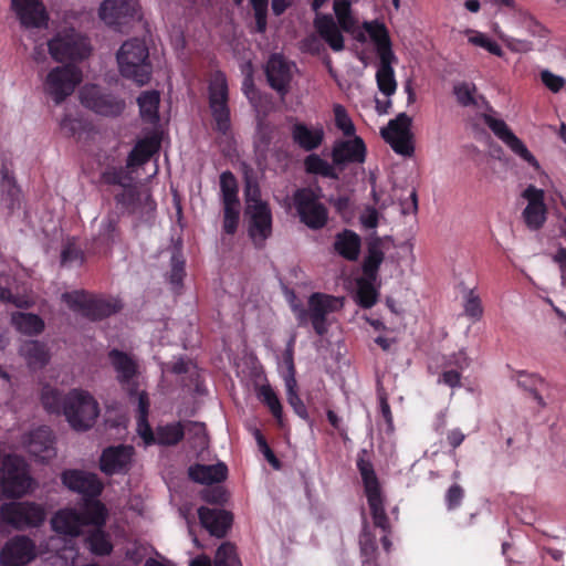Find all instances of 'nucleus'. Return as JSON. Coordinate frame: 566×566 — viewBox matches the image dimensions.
<instances>
[{"instance_id": "nucleus-1", "label": "nucleus", "mask_w": 566, "mask_h": 566, "mask_svg": "<svg viewBox=\"0 0 566 566\" xmlns=\"http://www.w3.org/2000/svg\"><path fill=\"white\" fill-rule=\"evenodd\" d=\"M120 75L137 85L147 84L153 74L149 50L146 42L138 38L126 40L116 53Z\"/></svg>"}, {"instance_id": "nucleus-2", "label": "nucleus", "mask_w": 566, "mask_h": 566, "mask_svg": "<svg viewBox=\"0 0 566 566\" xmlns=\"http://www.w3.org/2000/svg\"><path fill=\"white\" fill-rule=\"evenodd\" d=\"M343 306L339 297L315 292L307 300V308L301 304H292L291 308L296 318L298 327L312 325L318 336L328 332L329 323L327 316Z\"/></svg>"}, {"instance_id": "nucleus-3", "label": "nucleus", "mask_w": 566, "mask_h": 566, "mask_svg": "<svg viewBox=\"0 0 566 566\" xmlns=\"http://www.w3.org/2000/svg\"><path fill=\"white\" fill-rule=\"evenodd\" d=\"M62 301L71 311L93 322L107 318L122 310L119 301L97 296L83 290L63 293Z\"/></svg>"}, {"instance_id": "nucleus-4", "label": "nucleus", "mask_w": 566, "mask_h": 566, "mask_svg": "<svg viewBox=\"0 0 566 566\" xmlns=\"http://www.w3.org/2000/svg\"><path fill=\"white\" fill-rule=\"evenodd\" d=\"M98 415V402L88 391L75 388L64 395V416L74 430L91 429Z\"/></svg>"}, {"instance_id": "nucleus-5", "label": "nucleus", "mask_w": 566, "mask_h": 566, "mask_svg": "<svg viewBox=\"0 0 566 566\" xmlns=\"http://www.w3.org/2000/svg\"><path fill=\"white\" fill-rule=\"evenodd\" d=\"M33 479L30 475L28 463L17 454L3 458L0 470V488L4 497L19 499L32 488Z\"/></svg>"}, {"instance_id": "nucleus-6", "label": "nucleus", "mask_w": 566, "mask_h": 566, "mask_svg": "<svg viewBox=\"0 0 566 566\" xmlns=\"http://www.w3.org/2000/svg\"><path fill=\"white\" fill-rule=\"evenodd\" d=\"M293 206L300 221L311 230H321L328 222V209L321 202V189L302 187L294 191Z\"/></svg>"}, {"instance_id": "nucleus-7", "label": "nucleus", "mask_w": 566, "mask_h": 566, "mask_svg": "<svg viewBox=\"0 0 566 566\" xmlns=\"http://www.w3.org/2000/svg\"><path fill=\"white\" fill-rule=\"evenodd\" d=\"M45 518L44 507L33 501H10L0 505V521L17 531L39 527Z\"/></svg>"}, {"instance_id": "nucleus-8", "label": "nucleus", "mask_w": 566, "mask_h": 566, "mask_svg": "<svg viewBox=\"0 0 566 566\" xmlns=\"http://www.w3.org/2000/svg\"><path fill=\"white\" fill-rule=\"evenodd\" d=\"M49 52L57 62L83 61L91 54V45L87 38L71 29L59 32L48 42Z\"/></svg>"}, {"instance_id": "nucleus-9", "label": "nucleus", "mask_w": 566, "mask_h": 566, "mask_svg": "<svg viewBox=\"0 0 566 566\" xmlns=\"http://www.w3.org/2000/svg\"><path fill=\"white\" fill-rule=\"evenodd\" d=\"M209 107L216 123V129L226 134L230 129L229 88L222 71L212 73L208 85Z\"/></svg>"}, {"instance_id": "nucleus-10", "label": "nucleus", "mask_w": 566, "mask_h": 566, "mask_svg": "<svg viewBox=\"0 0 566 566\" xmlns=\"http://www.w3.org/2000/svg\"><path fill=\"white\" fill-rule=\"evenodd\" d=\"M84 107L105 117L120 116L126 107L125 99L95 84H86L80 92Z\"/></svg>"}, {"instance_id": "nucleus-11", "label": "nucleus", "mask_w": 566, "mask_h": 566, "mask_svg": "<svg viewBox=\"0 0 566 566\" xmlns=\"http://www.w3.org/2000/svg\"><path fill=\"white\" fill-rule=\"evenodd\" d=\"M81 81L82 71L77 66L67 64L52 69L45 78L44 87L55 104H61L73 94Z\"/></svg>"}, {"instance_id": "nucleus-12", "label": "nucleus", "mask_w": 566, "mask_h": 566, "mask_svg": "<svg viewBox=\"0 0 566 566\" xmlns=\"http://www.w3.org/2000/svg\"><path fill=\"white\" fill-rule=\"evenodd\" d=\"M108 359L116 373V380L122 388L127 391L128 396L137 394V361L129 354L117 348L108 352Z\"/></svg>"}, {"instance_id": "nucleus-13", "label": "nucleus", "mask_w": 566, "mask_h": 566, "mask_svg": "<svg viewBox=\"0 0 566 566\" xmlns=\"http://www.w3.org/2000/svg\"><path fill=\"white\" fill-rule=\"evenodd\" d=\"M62 483L72 492L82 495V499L98 497L104 484L97 474L77 469L64 470L61 474Z\"/></svg>"}, {"instance_id": "nucleus-14", "label": "nucleus", "mask_w": 566, "mask_h": 566, "mask_svg": "<svg viewBox=\"0 0 566 566\" xmlns=\"http://www.w3.org/2000/svg\"><path fill=\"white\" fill-rule=\"evenodd\" d=\"M137 13V0H104L98 11L101 20L119 31L120 27L135 19Z\"/></svg>"}, {"instance_id": "nucleus-15", "label": "nucleus", "mask_w": 566, "mask_h": 566, "mask_svg": "<svg viewBox=\"0 0 566 566\" xmlns=\"http://www.w3.org/2000/svg\"><path fill=\"white\" fill-rule=\"evenodd\" d=\"M522 197L527 201L522 212L524 223L530 230L537 231L544 226L547 219L545 192L534 185H528L522 192Z\"/></svg>"}, {"instance_id": "nucleus-16", "label": "nucleus", "mask_w": 566, "mask_h": 566, "mask_svg": "<svg viewBox=\"0 0 566 566\" xmlns=\"http://www.w3.org/2000/svg\"><path fill=\"white\" fill-rule=\"evenodd\" d=\"M135 449L133 446H111L103 450L99 470L106 475L126 474L132 468Z\"/></svg>"}, {"instance_id": "nucleus-17", "label": "nucleus", "mask_w": 566, "mask_h": 566, "mask_svg": "<svg viewBox=\"0 0 566 566\" xmlns=\"http://www.w3.org/2000/svg\"><path fill=\"white\" fill-rule=\"evenodd\" d=\"M294 63L287 61L282 54H272L264 69L268 83L271 88L284 97L290 91V84L293 78L292 67Z\"/></svg>"}, {"instance_id": "nucleus-18", "label": "nucleus", "mask_w": 566, "mask_h": 566, "mask_svg": "<svg viewBox=\"0 0 566 566\" xmlns=\"http://www.w3.org/2000/svg\"><path fill=\"white\" fill-rule=\"evenodd\" d=\"M484 123L515 155L520 156L531 166L538 168L536 158L503 119L495 118L492 115H484Z\"/></svg>"}, {"instance_id": "nucleus-19", "label": "nucleus", "mask_w": 566, "mask_h": 566, "mask_svg": "<svg viewBox=\"0 0 566 566\" xmlns=\"http://www.w3.org/2000/svg\"><path fill=\"white\" fill-rule=\"evenodd\" d=\"M35 545L31 538L17 535L9 539L0 552L1 566H24L34 556Z\"/></svg>"}, {"instance_id": "nucleus-20", "label": "nucleus", "mask_w": 566, "mask_h": 566, "mask_svg": "<svg viewBox=\"0 0 566 566\" xmlns=\"http://www.w3.org/2000/svg\"><path fill=\"white\" fill-rule=\"evenodd\" d=\"M289 122L292 142L300 149L311 153L322 146L325 132L321 124L310 125L293 117Z\"/></svg>"}, {"instance_id": "nucleus-21", "label": "nucleus", "mask_w": 566, "mask_h": 566, "mask_svg": "<svg viewBox=\"0 0 566 566\" xmlns=\"http://www.w3.org/2000/svg\"><path fill=\"white\" fill-rule=\"evenodd\" d=\"M249 216V235L256 247H262L272 234V211L269 203H259L258 206L245 209Z\"/></svg>"}, {"instance_id": "nucleus-22", "label": "nucleus", "mask_w": 566, "mask_h": 566, "mask_svg": "<svg viewBox=\"0 0 566 566\" xmlns=\"http://www.w3.org/2000/svg\"><path fill=\"white\" fill-rule=\"evenodd\" d=\"M120 216L115 212H108L101 221L98 231L93 238V248L98 253H108L112 248L120 242L122 230L119 227Z\"/></svg>"}, {"instance_id": "nucleus-23", "label": "nucleus", "mask_w": 566, "mask_h": 566, "mask_svg": "<svg viewBox=\"0 0 566 566\" xmlns=\"http://www.w3.org/2000/svg\"><path fill=\"white\" fill-rule=\"evenodd\" d=\"M367 148L361 137L355 136L352 139H339L334 143L332 148V160L336 166L347 164H364L366 160Z\"/></svg>"}, {"instance_id": "nucleus-24", "label": "nucleus", "mask_w": 566, "mask_h": 566, "mask_svg": "<svg viewBox=\"0 0 566 566\" xmlns=\"http://www.w3.org/2000/svg\"><path fill=\"white\" fill-rule=\"evenodd\" d=\"M198 517L201 525L212 536L218 538H222L227 535L233 521V516L230 512L221 509H209L206 506L199 507Z\"/></svg>"}, {"instance_id": "nucleus-25", "label": "nucleus", "mask_w": 566, "mask_h": 566, "mask_svg": "<svg viewBox=\"0 0 566 566\" xmlns=\"http://www.w3.org/2000/svg\"><path fill=\"white\" fill-rule=\"evenodd\" d=\"M12 9L25 28L46 25L48 14L40 0H12Z\"/></svg>"}, {"instance_id": "nucleus-26", "label": "nucleus", "mask_w": 566, "mask_h": 566, "mask_svg": "<svg viewBox=\"0 0 566 566\" xmlns=\"http://www.w3.org/2000/svg\"><path fill=\"white\" fill-rule=\"evenodd\" d=\"M53 443L52 430L46 426H41L29 433L27 449L33 457L45 460L53 454Z\"/></svg>"}, {"instance_id": "nucleus-27", "label": "nucleus", "mask_w": 566, "mask_h": 566, "mask_svg": "<svg viewBox=\"0 0 566 566\" xmlns=\"http://www.w3.org/2000/svg\"><path fill=\"white\" fill-rule=\"evenodd\" d=\"M314 28L334 52L344 50L345 40L342 30L331 14L317 15L314 20Z\"/></svg>"}, {"instance_id": "nucleus-28", "label": "nucleus", "mask_w": 566, "mask_h": 566, "mask_svg": "<svg viewBox=\"0 0 566 566\" xmlns=\"http://www.w3.org/2000/svg\"><path fill=\"white\" fill-rule=\"evenodd\" d=\"M333 249L343 259L355 262L361 251V238L354 230L343 229L335 234Z\"/></svg>"}, {"instance_id": "nucleus-29", "label": "nucleus", "mask_w": 566, "mask_h": 566, "mask_svg": "<svg viewBox=\"0 0 566 566\" xmlns=\"http://www.w3.org/2000/svg\"><path fill=\"white\" fill-rule=\"evenodd\" d=\"M384 260L382 239L376 234L371 235L367 241V251L361 263L363 275L369 279H377Z\"/></svg>"}, {"instance_id": "nucleus-30", "label": "nucleus", "mask_w": 566, "mask_h": 566, "mask_svg": "<svg viewBox=\"0 0 566 566\" xmlns=\"http://www.w3.org/2000/svg\"><path fill=\"white\" fill-rule=\"evenodd\" d=\"M189 478L201 484L219 483L227 479L228 468L224 463L195 464L188 470Z\"/></svg>"}, {"instance_id": "nucleus-31", "label": "nucleus", "mask_w": 566, "mask_h": 566, "mask_svg": "<svg viewBox=\"0 0 566 566\" xmlns=\"http://www.w3.org/2000/svg\"><path fill=\"white\" fill-rule=\"evenodd\" d=\"M82 525H92L95 527H104L107 520V509L98 500V497H87L83 500L81 511L77 512Z\"/></svg>"}, {"instance_id": "nucleus-32", "label": "nucleus", "mask_w": 566, "mask_h": 566, "mask_svg": "<svg viewBox=\"0 0 566 566\" xmlns=\"http://www.w3.org/2000/svg\"><path fill=\"white\" fill-rule=\"evenodd\" d=\"M364 29L375 43L379 59L395 57L391 49V40L384 23L378 21L364 22Z\"/></svg>"}, {"instance_id": "nucleus-33", "label": "nucleus", "mask_w": 566, "mask_h": 566, "mask_svg": "<svg viewBox=\"0 0 566 566\" xmlns=\"http://www.w3.org/2000/svg\"><path fill=\"white\" fill-rule=\"evenodd\" d=\"M367 454V450H360L356 461L357 469L363 480L366 497L381 493L380 484L374 465L369 459H366Z\"/></svg>"}, {"instance_id": "nucleus-34", "label": "nucleus", "mask_w": 566, "mask_h": 566, "mask_svg": "<svg viewBox=\"0 0 566 566\" xmlns=\"http://www.w3.org/2000/svg\"><path fill=\"white\" fill-rule=\"evenodd\" d=\"M52 528L62 535L77 536L83 526L75 510H60L51 520Z\"/></svg>"}, {"instance_id": "nucleus-35", "label": "nucleus", "mask_w": 566, "mask_h": 566, "mask_svg": "<svg viewBox=\"0 0 566 566\" xmlns=\"http://www.w3.org/2000/svg\"><path fill=\"white\" fill-rule=\"evenodd\" d=\"M159 143L155 138H143L136 143L126 159V168L145 165L157 153Z\"/></svg>"}, {"instance_id": "nucleus-36", "label": "nucleus", "mask_w": 566, "mask_h": 566, "mask_svg": "<svg viewBox=\"0 0 566 566\" xmlns=\"http://www.w3.org/2000/svg\"><path fill=\"white\" fill-rule=\"evenodd\" d=\"M19 352L31 368H42L50 361L49 348L40 340L24 342Z\"/></svg>"}, {"instance_id": "nucleus-37", "label": "nucleus", "mask_w": 566, "mask_h": 566, "mask_svg": "<svg viewBox=\"0 0 566 566\" xmlns=\"http://www.w3.org/2000/svg\"><path fill=\"white\" fill-rule=\"evenodd\" d=\"M379 67L376 72V82L379 91L387 97L394 95L397 90V82L395 78V71L391 66L395 57H381Z\"/></svg>"}, {"instance_id": "nucleus-38", "label": "nucleus", "mask_w": 566, "mask_h": 566, "mask_svg": "<svg viewBox=\"0 0 566 566\" xmlns=\"http://www.w3.org/2000/svg\"><path fill=\"white\" fill-rule=\"evenodd\" d=\"M11 323L17 331L24 335L36 336L44 331V321L36 314L17 312L11 316Z\"/></svg>"}, {"instance_id": "nucleus-39", "label": "nucleus", "mask_w": 566, "mask_h": 566, "mask_svg": "<svg viewBox=\"0 0 566 566\" xmlns=\"http://www.w3.org/2000/svg\"><path fill=\"white\" fill-rule=\"evenodd\" d=\"M160 95L157 91L143 92L138 98L140 117L144 122L155 124L159 120Z\"/></svg>"}, {"instance_id": "nucleus-40", "label": "nucleus", "mask_w": 566, "mask_h": 566, "mask_svg": "<svg viewBox=\"0 0 566 566\" xmlns=\"http://www.w3.org/2000/svg\"><path fill=\"white\" fill-rule=\"evenodd\" d=\"M185 432L186 428L180 421L157 426L155 443L166 447L176 446L184 440Z\"/></svg>"}, {"instance_id": "nucleus-41", "label": "nucleus", "mask_w": 566, "mask_h": 566, "mask_svg": "<svg viewBox=\"0 0 566 566\" xmlns=\"http://www.w3.org/2000/svg\"><path fill=\"white\" fill-rule=\"evenodd\" d=\"M220 193L222 206H240L239 184L230 170H226L220 175Z\"/></svg>"}, {"instance_id": "nucleus-42", "label": "nucleus", "mask_w": 566, "mask_h": 566, "mask_svg": "<svg viewBox=\"0 0 566 566\" xmlns=\"http://www.w3.org/2000/svg\"><path fill=\"white\" fill-rule=\"evenodd\" d=\"M376 280L364 275L357 279L356 302L360 307L370 308L377 303L378 291L374 286Z\"/></svg>"}, {"instance_id": "nucleus-43", "label": "nucleus", "mask_w": 566, "mask_h": 566, "mask_svg": "<svg viewBox=\"0 0 566 566\" xmlns=\"http://www.w3.org/2000/svg\"><path fill=\"white\" fill-rule=\"evenodd\" d=\"M517 385L527 390L541 408L546 407V402L541 395V390L546 387V381L542 377L535 374L521 371L518 373Z\"/></svg>"}, {"instance_id": "nucleus-44", "label": "nucleus", "mask_w": 566, "mask_h": 566, "mask_svg": "<svg viewBox=\"0 0 566 566\" xmlns=\"http://www.w3.org/2000/svg\"><path fill=\"white\" fill-rule=\"evenodd\" d=\"M85 543L94 555L105 556L109 555L113 551L109 536L103 527H95V530L90 532L85 538Z\"/></svg>"}, {"instance_id": "nucleus-45", "label": "nucleus", "mask_w": 566, "mask_h": 566, "mask_svg": "<svg viewBox=\"0 0 566 566\" xmlns=\"http://www.w3.org/2000/svg\"><path fill=\"white\" fill-rule=\"evenodd\" d=\"M367 502L370 509L374 525L386 533L390 532V523L385 511L381 493L367 496Z\"/></svg>"}, {"instance_id": "nucleus-46", "label": "nucleus", "mask_w": 566, "mask_h": 566, "mask_svg": "<svg viewBox=\"0 0 566 566\" xmlns=\"http://www.w3.org/2000/svg\"><path fill=\"white\" fill-rule=\"evenodd\" d=\"M41 403L50 413L64 415V396L55 388L50 386L43 387L41 392Z\"/></svg>"}, {"instance_id": "nucleus-47", "label": "nucleus", "mask_w": 566, "mask_h": 566, "mask_svg": "<svg viewBox=\"0 0 566 566\" xmlns=\"http://www.w3.org/2000/svg\"><path fill=\"white\" fill-rule=\"evenodd\" d=\"M1 174V190L6 196V200L8 201V208L10 210H14L20 206L21 190L17 185L14 177L11 176L7 169H2Z\"/></svg>"}, {"instance_id": "nucleus-48", "label": "nucleus", "mask_w": 566, "mask_h": 566, "mask_svg": "<svg viewBox=\"0 0 566 566\" xmlns=\"http://www.w3.org/2000/svg\"><path fill=\"white\" fill-rule=\"evenodd\" d=\"M304 168L307 174L319 175L326 178H337L332 165L316 154H310L304 159Z\"/></svg>"}, {"instance_id": "nucleus-49", "label": "nucleus", "mask_w": 566, "mask_h": 566, "mask_svg": "<svg viewBox=\"0 0 566 566\" xmlns=\"http://www.w3.org/2000/svg\"><path fill=\"white\" fill-rule=\"evenodd\" d=\"M411 124V117L406 113H400L396 118L389 120L387 128L381 129V136L392 137L412 135Z\"/></svg>"}, {"instance_id": "nucleus-50", "label": "nucleus", "mask_w": 566, "mask_h": 566, "mask_svg": "<svg viewBox=\"0 0 566 566\" xmlns=\"http://www.w3.org/2000/svg\"><path fill=\"white\" fill-rule=\"evenodd\" d=\"M128 168L123 166H107L101 175V180L109 186L126 187L132 181Z\"/></svg>"}, {"instance_id": "nucleus-51", "label": "nucleus", "mask_w": 566, "mask_h": 566, "mask_svg": "<svg viewBox=\"0 0 566 566\" xmlns=\"http://www.w3.org/2000/svg\"><path fill=\"white\" fill-rule=\"evenodd\" d=\"M259 399L268 406L269 410L271 411L272 416L281 422L283 417V408L282 405L277 398V395L275 391L271 388L269 385L261 386L259 389Z\"/></svg>"}, {"instance_id": "nucleus-52", "label": "nucleus", "mask_w": 566, "mask_h": 566, "mask_svg": "<svg viewBox=\"0 0 566 566\" xmlns=\"http://www.w3.org/2000/svg\"><path fill=\"white\" fill-rule=\"evenodd\" d=\"M453 94L457 98V102L463 107L478 105L475 97L476 86L474 83L459 82L454 84Z\"/></svg>"}, {"instance_id": "nucleus-53", "label": "nucleus", "mask_w": 566, "mask_h": 566, "mask_svg": "<svg viewBox=\"0 0 566 566\" xmlns=\"http://www.w3.org/2000/svg\"><path fill=\"white\" fill-rule=\"evenodd\" d=\"M214 566H242L233 544L226 542L219 546L214 557Z\"/></svg>"}, {"instance_id": "nucleus-54", "label": "nucleus", "mask_w": 566, "mask_h": 566, "mask_svg": "<svg viewBox=\"0 0 566 566\" xmlns=\"http://www.w3.org/2000/svg\"><path fill=\"white\" fill-rule=\"evenodd\" d=\"M518 21L521 25L532 35L535 38H546L548 34V30L538 21L536 20L532 14L528 12L518 9Z\"/></svg>"}, {"instance_id": "nucleus-55", "label": "nucleus", "mask_w": 566, "mask_h": 566, "mask_svg": "<svg viewBox=\"0 0 566 566\" xmlns=\"http://www.w3.org/2000/svg\"><path fill=\"white\" fill-rule=\"evenodd\" d=\"M286 387H287V402L293 408L294 412L302 419L307 420L308 419V411L301 399V397L297 394L296 390V380L295 378L286 380Z\"/></svg>"}, {"instance_id": "nucleus-56", "label": "nucleus", "mask_w": 566, "mask_h": 566, "mask_svg": "<svg viewBox=\"0 0 566 566\" xmlns=\"http://www.w3.org/2000/svg\"><path fill=\"white\" fill-rule=\"evenodd\" d=\"M390 145L392 150L401 156L410 157L415 153L412 135L382 137Z\"/></svg>"}, {"instance_id": "nucleus-57", "label": "nucleus", "mask_w": 566, "mask_h": 566, "mask_svg": "<svg viewBox=\"0 0 566 566\" xmlns=\"http://www.w3.org/2000/svg\"><path fill=\"white\" fill-rule=\"evenodd\" d=\"M363 560H376L377 543L375 536L365 527L359 537Z\"/></svg>"}, {"instance_id": "nucleus-58", "label": "nucleus", "mask_w": 566, "mask_h": 566, "mask_svg": "<svg viewBox=\"0 0 566 566\" xmlns=\"http://www.w3.org/2000/svg\"><path fill=\"white\" fill-rule=\"evenodd\" d=\"M334 116H335V125L338 129L343 132V134L347 137L355 135V126L353 120L347 114L345 107L340 104L334 105Z\"/></svg>"}, {"instance_id": "nucleus-59", "label": "nucleus", "mask_w": 566, "mask_h": 566, "mask_svg": "<svg viewBox=\"0 0 566 566\" xmlns=\"http://www.w3.org/2000/svg\"><path fill=\"white\" fill-rule=\"evenodd\" d=\"M253 436L256 441V444L259 447L260 452L264 455L266 461L273 467L275 470H280L282 467L281 461L276 458L273 450L270 448V446L266 442L265 437L263 436L262 431L258 428L253 430Z\"/></svg>"}, {"instance_id": "nucleus-60", "label": "nucleus", "mask_w": 566, "mask_h": 566, "mask_svg": "<svg viewBox=\"0 0 566 566\" xmlns=\"http://www.w3.org/2000/svg\"><path fill=\"white\" fill-rule=\"evenodd\" d=\"M240 220V206H223V231L227 234L237 232Z\"/></svg>"}, {"instance_id": "nucleus-61", "label": "nucleus", "mask_w": 566, "mask_h": 566, "mask_svg": "<svg viewBox=\"0 0 566 566\" xmlns=\"http://www.w3.org/2000/svg\"><path fill=\"white\" fill-rule=\"evenodd\" d=\"M469 42L485 49L488 52L495 56H503L504 52L499 43L488 38L485 34L481 32H475L474 35L469 38Z\"/></svg>"}, {"instance_id": "nucleus-62", "label": "nucleus", "mask_w": 566, "mask_h": 566, "mask_svg": "<svg viewBox=\"0 0 566 566\" xmlns=\"http://www.w3.org/2000/svg\"><path fill=\"white\" fill-rule=\"evenodd\" d=\"M464 314L473 319H480L483 314V307L481 304V300L479 295L474 293L473 290H470L467 293L465 302H464Z\"/></svg>"}, {"instance_id": "nucleus-63", "label": "nucleus", "mask_w": 566, "mask_h": 566, "mask_svg": "<svg viewBox=\"0 0 566 566\" xmlns=\"http://www.w3.org/2000/svg\"><path fill=\"white\" fill-rule=\"evenodd\" d=\"M244 197L247 202V209H251L253 206L259 203H268L261 199V190L256 181L247 179L244 187Z\"/></svg>"}, {"instance_id": "nucleus-64", "label": "nucleus", "mask_w": 566, "mask_h": 566, "mask_svg": "<svg viewBox=\"0 0 566 566\" xmlns=\"http://www.w3.org/2000/svg\"><path fill=\"white\" fill-rule=\"evenodd\" d=\"M541 80L543 84L553 93H558L566 84L564 77L556 75L548 70L541 72Z\"/></svg>"}]
</instances>
